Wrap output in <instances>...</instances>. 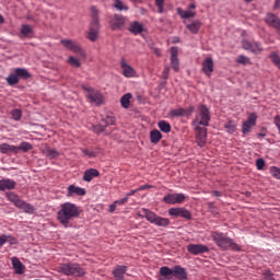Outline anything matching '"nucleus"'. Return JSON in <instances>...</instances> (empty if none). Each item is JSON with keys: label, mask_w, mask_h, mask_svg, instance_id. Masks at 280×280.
Returning <instances> with one entry per match:
<instances>
[{"label": "nucleus", "mask_w": 280, "mask_h": 280, "mask_svg": "<svg viewBox=\"0 0 280 280\" xmlns=\"http://www.w3.org/2000/svg\"><path fill=\"white\" fill-rule=\"evenodd\" d=\"M81 209L78 205L66 201L60 205V209L57 210V220L63 228H69L70 223L79 218Z\"/></svg>", "instance_id": "f257e3e1"}, {"label": "nucleus", "mask_w": 280, "mask_h": 280, "mask_svg": "<svg viewBox=\"0 0 280 280\" xmlns=\"http://www.w3.org/2000/svg\"><path fill=\"white\" fill-rule=\"evenodd\" d=\"M211 236L220 249H232L236 252L242 250V247H240L238 243L234 242L232 238H229V236H225L224 232H212Z\"/></svg>", "instance_id": "f03ea898"}, {"label": "nucleus", "mask_w": 280, "mask_h": 280, "mask_svg": "<svg viewBox=\"0 0 280 280\" xmlns=\"http://www.w3.org/2000/svg\"><path fill=\"white\" fill-rule=\"evenodd\" d=\"M159 273L161 276V280H170L172 275L177 280L188 279L187 269H185V267L182 266H174L172 269L171 267L164 266L160 268Z\"/></svg>", "instance_id": "7ed1b4c3"}, {"label": "nucleus", "mask_w": 280, "mask_h": 280, "mask_svg": "<svg viewBox=\"0 0 280 280\" xmlns=\"http://www.w3.org/2000/svg\"><path fill=\"white\" fill-rule=\"evenodd\" d=\"M57 271L62 272V275L67 277H84L86 273L85 269H83L80 264L75 262L60 264V266L57 267Z\"/></svg>", "instance_id": "20e7f679"}, {"label": "nucleus", "mask_w": 280, "mask_h": 280, "mask_svg": "<svg viewBox=\"0 0 280 280\" xmlns=\"http://www.w3.org/2000/svg\"><path fill=\"white\" fill-rule=\"evenodd\" d=\"M91 18L92 21L90 23V28L88 31V38L91 42H96V39L100 36V20H98V10L96 9V7H92L91 9Z\"/></svg>", "instance_id": "39448f33"}, {"label": "nucleus", "mask_w": 280, "mask_h": 280, "mask_svg": "<svg viewBox=\"0 0 280 280\" xmlns=\"http://www.w3.org/2000/svg\"><path fill=\"white\" fill-rule=\"evenodd\" d=\"M32 78L31 72L25 69L24 67H16L14 69V72H11L9 77L7 78V82L9 85H16L20 82V79L22 80H28Z\"/></svg>", "instance_id": "423d86ee"}, {"label": "nucleus", "mask_w": 280, "mask_h": 280, "mask_svg": "<svg viewBox=\"0 0 280 280\" xmlns=\"http://www.w3.org/2000/svg\"><path fill=\"white\" fill-rule=\"evenodd\" d=\"M142 213L148 222L154 223V225H158V228H167L171 223L168 218H163L161 215H158L152 210L142 209Z\"/></svg>", "instance_id": "0eeeda50"}, {"label": "nucleus", "mask_w": 280, "mask_h": 280, "mask_svg": "<svg viewBox=\"0 0 280 280\" xmlns=\"http://www.w3.org/2000/svg\"><path fill=\"white\" fill-rule=\"evenodd\" d=\"M211 120V113L208 106L201 104L196 114V118L192 120V125L209 126Z\"/></svg>", "instance_id": "6e6552de"}, {"label": "nucleus", "mask_w": 280, "mask_h": 280, "mask_svg": "<svg viewBox=\"0 0 280 280\" xmlns=\"http://www.w3.org/2000/svg\"><path fill=\"white\" fill-rule=\"evenodd\" d=\"M7 198L11 203H13L18 209L24 210V212H27L28 214H32L34 212V206L31 203H26L21 197L18 196L15 192H7Z\"/></svg>", "instance_id": "1a4fd4ad"}, {"label": "nucleus", "mask_w": 280, "mask_h": 280, "mask_svg": "<svg viewBox=\"0 0 280 280\" xmlns=\"http://www.w3.org/2000/svg\"><path fill=\"white\" fill-rule=\"evenodd\" d=\"M82 90H84L85 95L90 102L94 104H102L104 101L103 94L97 90H93V88H89L88 85H82Z\"/></svg>", "instance_id": "9d476101"}, {"label": "nucleus", "mask_w": 280, "mask_h": 280, "mask_svg": "<svg viewBox=\"0 0 280 280\" xmlns=\"http://www.w3.org/2000/svg\"><path fill=\"white\" fill-rule=\"evenodd\" d=\"M196 130V142L198 147L203 148L206 147V142L208 139V129L201 128V125L194 124Z\"/></svg>", "instance_id": "9b49d317"}, {"label": "nucleus", "mask_w": 280, "mask_h": 280, "mask_svg": "<svg viewBox=\"0 0 280 280\" xmlns=\"http://www.w3.org/2000/svg\"><path fill=\"white\" fill-rule=\"evenodd\" d=\"M61 44L63 45V47H66L69 50H72L77 55L85 57V52L80 46V44H78V42H73V39H61Z\"/></svg>", "instance_id": "f8f14e48"}, {"label": "nucleus", "mask_w": 280, "mask_h": 280, "mask_svg": "<svg viewBox=\"0 0 280 280\" xmlns=\"http://www.w3.org/2000/svg\"><path fill=\"white\" fill-rule=\"evenodd\" d=\"M120 69L122 70V75L126 79H133L137 77V71L133 69L132 66H129L128 61L126 58H121L120 60Z\"/></svg>", "instance_id": "ddd939ff"}, {"label": "nucleus", "mask_w": 280, "mask_h": 280, "mask_svg": "<svg viewBox=\"0 0 280 280\" xmlns=\"http://www.w3.org/2000/svg\"><path fill=\"white\" fill-rule=\"evenodd\" d=\"M187 249L191 255H202L203 253H209L208 245H203L202 243H189L187 245Z\"/></svg>", "instance_id": "4468645a"}, {"label": "nucleus", "mask_w": 280, "mask_h": 280, "mask_svg": "<svg viewBox=\"0 0 280 280\" xmlns=\"http://www.w3.org/2000/svg\"><path fill=\"white\" fill-rule=\"evenodd\" d=\"M186 199L185 194H166L163 197V201L164 203H168V205H176V203H184Z\"/></svg>", "instance_id": "2eb2a0df"}, {"label": "nucleus", "mask_w": 280, "mask_h": 280, "mask_svg": "<svg viewBox=\"0 0 280 280\" xmlns=\"http://www.w3.org/2000/svg\"><path fill=\"white\" fill-rule=\"evenodd\" d=\"M109 25L113 31H118L126 25V18L124 15L115 14L109 21Z\"/></svg>", "instance_id": "dca6fc26"}, {"label": "nucleus", "mask_w": 280, "mask_h": 280, "mask_svg": "<svg viewBox=\"0 0 280 280\" xmlns=\"http://www.w3.org/2000/svg\"><path fill=\"white\" fill-rule=\"evenodd\" d=\"M243 49L250 50V52H261L262 51V45L258 42H248V39H243L242 42Z\"/></svg>", "instance_id": "f3484780"}, {"label": "nucleus", "mask_w": 280, "mask_h": 280, "mask_svg": "<svg viewBox=\"0 0 280 280\" xmlns=\"http://www.w3.org/2000/svg\"><path fill=\"white\" fill-rule=\"evenodd\" d=\"M265 22L270 25V27H275L276 32L280 35V18L276 14L269 13L265 18Z\"/></svg>", "instance_id": "a211bd4d"}, {"label": "nucleus", "mask_w": 280, "mask_h": 280, "mask_svg": "<svg viewBox=\"0 0 280 280\" xmlns=\"http://www.w3.org/2000/svg\"><path fill=\"white\" fill-rule=\"evenodd\" d=\"M195 9H196V4L191 3V4H189L187 10L178 8L177 9V14L180 18H183V20H188L189 18H195L196 16Z\"/></svg>", "instance_id": "6ab92c4d"}, {"label": "nucleus", "mask_w": 280, "mask_h": 280, "mask_svg": "<svg viewBox=\"0 0 280 280\" xmlns=\"http://www.w3.org/2000/svg\"><path fill=\"white\" fill-rule=\"evenodd\" d=\"M170 215H175V217H182L185 218L186 220H191V212H189L188 209L185 208H175V209H170L168 210Z\"/></svg>", "instance_id": "aec40b11"}, {"label": "nucleus", "mask_w": 280, "mask_h": 280, "mask_svg": "<svg viewBox=\"0 0 280 280\" xmlns=\"http://www.w3.org/2000/svg\"><path fill=\"white\" fill-rule=\"evenodd\" d=\"M214 71V61L211 57L206 58L202 61V72L207 75V77H211V74Z\"/></svg>", "instance_id": "412c9836"}, {"label": "nucleus", "mask_w": 280, "mask_h": 280, "mask_svg": "<svg viewBox=\"0 0 280 280\" xmlns=\"http://www.w3.org/2000/svg\"><path fill=\"white\" fill-rule=\"evenodd\" d=\"M85 188H81L80 186L70 185L67 188V196L72 198L73 196H85Z\"/></svg>", "instance_id": "4be33fe9"}, {"label": "nucleus", "mask_w": 280, "mask_h": 280, "mask_svg": "<svg viewBox=\"0 0 280 280\" xmlns=\"http://www.w3.org/2000/svg\"><path fill=\"white\" fill-rule=\"evenodd\" d=\"M171 66L175 72L179 71V61H178V49L177 47H172L171 49Z\"/></svg>", "instance_id": "5701e85b"}, {"label": "nucleus", "mask_w": 280, "mask_h": 280, "mask_svg": "<svg viewBox=\"0 0 280 280\" xmlns=\"http://www.w3.org/2000/svg\"><path fill=\"white\" fill-rule=\"evenodd\" d=\"M16 188V180L14 179H0V191L14 190Z\"/></svg>", "instance_id": "b1692460"}, {"label": "nucleus", "mask_w": 280, "mask_h": 280, "mask_svg": "<svg viewBox=\"0 0 280 280\" xmlns=\"http://www.w3.org/2000/svg\"><path fill=\"white\" fill-rule=\"evenodd\" d=\"M34 36V28L32 25H22L20 28V38H32Z\"/></svg>", "instance_id": "393cba45"}, {"label": "nucleus", "mask_w": 280, "mask_h": 280, "mask_svg": "<svg viewBox=\"0 0 280 280\" xmlns=\"http://www.w3.org/2000/svg\"><path fill=\"white\" fill-rule=\"evenodd\" d=\"M201 21L200 20H194L190 23H186V27L188 28L189 33L198 34L201 28Z\"/></svg>", "instance_id": "a878e982"}, {"label": "nucleus", "mask_w": 280, "mask_h": 280, "mask_svg": "<svg viewBox=\"0 0 280 280\" xmlns=\"http://www.w3.org/2000/svg\"><path fill=\"white\" fill-rule=\"evenodd\" d=\"M128 31L131 34H141L143 33V25L139 21H132L130 25L128 26Z\"/></svg>", "instance_id": "bb28decb"}, {"label": "nucleus", "mask_w": 280, "mask_h": 280, "mask_svg": "<svg viewBox=\"0 0 280 280\" xmlns=\"http://www.w3.org/2000/svg\"><path fill=\"white\" fill-rule=\"evenodd\" d=\"M100 176V172L96 168H89L85 170L84 174H83V182H92V179H94V177Z\"/></svg>", "instance_id": "cd10ccee"}, {"label": "nucleus", "mask_w": 280, "mask_h": 280, "mask_svg": "<svg viewBox=\"0 0 280 280\" xmlns=\"http://www.w3.org/2000/svg\"><path fill=\"white\" fill-rule=\"evenodd\" d=\"M11 261L15 272H18V275H23V272L25 271V266H23L22 261L19 260L16 256L11 258Z\"/></svg>", "instance_id": "c85d7f7f"}, {"label": "nucleus", "mask_w": 280, "mask_h": 280, "mask_svg": "<svg viewBox=\"0 0 280 280\" xmlns=\"http://www.w3.org/2000/svg\"><path fill=\"white\" fill-rule=\"evenodd\" d=\"M0 152L1 153H19V148L14 144H8L7 142H3L0 144Z\"/></svg>", "instance_id": "c756f323"}, {"label": "nucleus", "mask_w": 280, "mask_h": 280, "mask_svg": "<svg viewBox=\"0 0 280 280\" xmlns=\"http://www.w3.org/2000/svg\"><path fill=\"white\" fill-rule=\"evenodd\" d=\"M126 271H127V266H117L113 271L114 278L116 280H122L126 275Z\"/></svg>", "instance_id": "7c9ffc66"}, {"label": "nucleus", "mask_w": 280, "mask_h": 280, "mask_svg": "<svg viewBox=\"0 0 280 280\" xmlns=\"http://www.w3.org/2000/svg\"><path fill=\"white\" fill-rule=\"evenodd\" d=\"M161 139H163V133H161V131H159V129H152L150 131L151 142H153L154 144H158V142H160Z\"/></svg>", "instance_id": "2f4dec72"}, {"label": "nucleus", "mask_w": 280, "mask_h": 280, "mask_svg": "<svg viewBox=\"0 0 280 280\" xmlns=\"http://www.w3.org/2000/svg\"><path fill=\"white\" fill-rule=\"evenodd\" d=\"M114 122H115V118L107 117L105 120H103V124H98L96 126V130L97 131H105L106 130V126L114 125Z\"/></svg>", "instance_id": "473e14b6"}, {"label": "nucleus", "mask_w": 280, "mask_h": 280, "mask_svg": "<svg viewBox=\"0 0 280 280\" xmlns=\"http://www.w3.org/2000/svg\"><path fill=\"white\" fill-rule=\"evenodd\" d=\"M43 153L49 159L59 158V152L58 150H55V148H44Z\"/></svg>", "instance_id": "72a5a7b5"}, {"label": "nucleus", "mask_w": 280, "mask_h": 280, "mask_svg": "<svg viewBox=\"0 0 280 280\" xmlns=\"http://www.w3.org/2000/svg\"><path fill=\"white\" fill-rule=\"evenodd\" d=\"M158 126L164 133H170L172 131V126L167 120H159Z\"/></svg>", "instance_id": "f704fd0d"}, {"label": "nucleus", "mask_w": 280, "mask_h": 280, "mask_svg": "<svg viewBox=\"0 0 280 280\" xmlns=\"http://www.w3.org/2000/svg\"><path fill=\"white\" fill-rule=\"evenodd\" d=\"M132 98V94L131 93H126L121 96L120 98V104L122 107L128 108L130 107V100Z\"/></svg>", "instance_id": "c9c22d12"}, {"label": "nucleus", "mask_w": 280, "mask_h": 280, "mask_svg": "<svg viewBox=\"0 0 280 280\" xmlns=\"http://www.w3.org/2000/svg\"><path fill=\"white\" fill-rule=\"evenodd\" d=\"M171 117H185V107H178L177 109H171Z\"/></svg>", "instance_id": "e433bc0d"}, {"label": "nucleus", "mask_w": 280, "mask_h": 280, "mask_svg": "<svg viewBox=\"0 0 280 280\" xmlns=\"http://www.w3.org/2000/svg\"><path fill=\"white\" fill-rule=\"evenodd\" d=\"M271 62L273 63V66L278 67V69H280V56L278 55V52H271L269 56Z\"/></svg>", "instance_id": "4c0bfd02"}, {"label": "nucleus", "mask_w": 280, "mask_h": 280, "mask_svg": "<svg viewBox=\"0 0 280 280\" xmlns=\"http://www.w3.org/2000/svg\"><path fill=\"white\" fill-rule=\"evenodd\" d=\"M224 128L228 133H234L236 131V122H234L233 120H229V122L225 124Z\"/></svg>", "instance_id": "58836bf2"}, {"label": "nucleus", "mask_w": 280, "mask_h": 280, "mask_svg": "<svg viewBox=\"0 0 280 280\" xmlns=\"http://www.w3.org/2000/svg\"><path fill=\"white\" fill-rule=\"evenodd\" d=\"M16 148H19V152L20 150H22V152H30V150L33 149V144H31V142L24 141V142H21L20 145Z\"/></svg>", "instance_id": "ea45409f"}, {"label": "nucleus", "mask_w": 280, "mask_h": 280, "mask_svg": "<svg viewBox=\"0 0 280 280\" xmlns=\"http://www.w3.org/2000/svg\"><path fill=\"white\" fill-rule=\"evenodd\" d=\"M114 7L117 10H128L129 9L128 4L124 3V1H121V0H115Z\"/></svg>", "instance_id": "a19ab883"}, {"label": "nucleus", "mask_w": 280, "mask_h": 280, "mask_svg": "<svg viewBox=\"0 0 280 280\" xmlns=\"http://www.w3.org/2000/svg\"><path fill=\"white\" fill-rule=\"evenodd\" d=\"M256 120H257V115L255 113H250V115L248 116L247 118V121H248V126H249V129L252 130V128L254 126H256Z\"/></svg>", "instance_id": "79ce46f5"}, {"label": "nucleus", "mask_w": 280, "mask_h": 280, "mask_svg": "<svg viewBox=\"0 0 280 280\" xmlns=\"http://www.w3.org/2000/svg\"><path fill=\"white\" fill-rule=\"evenodd\" d=\"M8 242V244L15 245L19 244L18 240L14 238V236H11L10 234H4V244Z\"/></svg>", "instance_id": "37998d69"}, {"label": "nucleus", "mask_w": 280, "mask_h": 280, "mask_svg": "<svg viewBox=\"0 0 280 280\" xmlns=\"http://www.w3.org/2000/svg\"><path fill=\"white\" fill-rule=\"evenodd\" d=\"M69 63L72 67H80L81 66V61L78 58H75L74 56L69 57Z\"/></svg>", "instance_id": "c03bdc74"}, {"label": "nucleus", "mask_w": 280, "mask_h": 280, "mask_svg": "<svg viewBox=\"0 0 280 280\" xmlns=\"http://www.w3.org/2000/svg\"><path fill=\"white\" fill-rule=\"evenodd\" d=\"M11 115H12V119L21 120L22 112L21 109H12Z\"/></svg>", "instance_id": "a18cd8bd"}, {"label": "nucleus", "mask_w": 280, "mask_h": 280, "mask_svg": "<svg viewBox=\"0 0 280 280\" xmlns=\"http://www.w3.org/2000/svg\"><path fill=\"white\" fill-rule=\"evenodd\" d=\"M271 176L276 177V179H280V168L277 166H272L270 168Z\"/></svg>", "instance_id": "49530a36"}, {"label": "nucleus", "mask_w": 280, "mask_h": 280, "mask_svg": "<svg viewBox=\"0 0 280 280\" xmlns=\"http://www.w3.org/2000/svg\"><path fill=\"white\" fill-rule=\"evenodd\" d=\"M236 62L246 65L249 62V58L247 56L240 55Z\"/></svg>", "instance_id": "de8ad7c7"}, {"label": "nucleus", "mask_w": 280, "mask_h": 280, "mask_svg": "<svg viewBox=\"0 0 280 280\" xmlns=\"http://www.w3.org/2000/svg\"><path fill=\"white\" fill-rule=\"evenodd\" d=\"M250 130L252 129H250V126H249V121L247 119L245 122H243L242 131L246 136V133H249Z\"/></svg>", "instance_id": "09e8293b"}, {"label": "nucleus", "mask_w": 280, "mask_h": 280, "mask_svg": "<svg viewBox=\"0 0 280 280\" xmlns=\"http://www.w3.org/2000/svg\"><path fill=\"white\" fill-rule=\"evenodd\" d=\"M155 5L158 7L159 12H164V0H155Z\"/></svg>", "instance_id": "8fccbe9b"}, {"label": "nucleus", "mask_w": 280, "mask_h": 280, "mask_svg": "<svg viewBox=\"0 0 280 280\" xmlns=\"http://www.w3.org/2000/svg\"><path fill=\"white\" fill-rule=\"evenodd\" d=\"M195 112V106H189L185 109V115L184 117H191L192 113Z\"/></svg>", "instance_id": "3c124183"}, {"label": "nucleus", "mask_w": 280, "mask_h": 280, "mask_svg": "<svg viewBox=\"0 0 280 280\" xmlns=\"http://www.w3.org/2000/svg\"><path fill=\"white\" fill-rule=\"evenodd\" d=\"M256 166L258 170H264V166H266V161H264V159H257Z\"/></svg>", "instance_id": "603ef678"}, {"label": "nucleus", "mask_w": 280, "mask_h": 280, "mask_svg": "<svg viewBox=\"0 0 280 280\" xmlns=\"http://www.w3.org/2000/svg\"><path fill=\"white\" fill-rule=\"evenodd\" d=\"M264 278L266 280H276V278H273V272H271V271H265L264 272Z\"/></svg>", "instance_id": "864d4df0"}, {"label": "nucleus", "mask_w": 280, "mask_h": 280, "mask_svg": "<svg viewBox=\"0 0 280 280\" xmlns=\"http://www.w3.org/2000/svg\"><path fill=\"white\" fill-rule=\"evenodd\" d=\"M128 202V197H122V199L116 200V207L117 205H126Z\"/></svg>", "instance_id": "5fc2aeb1"}, {"label": "nucleus", "mask_w": 280, "mask_h": 280, "mask_svg": "<svg viewBox=\"0 0 280 280\" xmlns=\"http://www.w3.org/2000/svg\"><path fill=\"white\" fill-rule=\"evenodd\" d=\"M82 152H83L84 155H88L89 158H94L95 156V153L91 152L90 150H82Z\"/></svg>", "instance_id": "6e6d98bb"}, {"label": "nucleus", "mask_w": 280, "mask_h": 280, "mask_svg": "<svg viewBox=\"0 0 280 280\" xmlns=\"http://www.w3.org/2000/svg\"><path fill=\"white\" fill-rule=\"evenodd\" d=\"M275 122H276L277 128L279 129V135H280V115L276 116Z\"/></svg>", "instance_id": "4d7b16f0"}, {"label": "nucleus", "mask_w": 280, "mask_h": 280, "mask_svg": "<svg viewBox=\"0 0 280 280\" xmlns=\"http://www.w3.org/2000/svg\"><path fill=\"white\" fill-rule=\"evenodd\" d=\"M117 209V201H114V203L109 205V212H115Z\"/></svg>", "instance_id": "13d9d810"}, {"label": "nucleus", "mask_w": 280, "mask_h": 280, "mask_svg": "<svg viewBox=\"0 0 280 280\" xmlns=\"http://www.w3.org/2000/svg\"><path fill=\"white\" fill-rule=\"evenodd\" d=\"M148 188H151V185H142V186H139V187L137 188V190H138V192H139L140 190H147Z\"/></svg>", "instance_id": "bf43d9fd"}, {"label": "nucleus", "mask_w": 280, "mask_h": 280, "mask_svg": "<svg viewBox=\"0 0 280 280\" xmlns=\"http://www.w3.org/2000/svg\"><path fill=\"white\" fill-rule=\"evenodd\" d=\"M136 192H139L138 188H136L135 190H131L130 192H127V201H128V198H130V196H135Z\"/></svg>", "instance_id": "052dcab7"}, {"label": "nucleus", "mask_w": 280, "mask_h": 280, "mask_svg": "<svg viewBox=\"0 0 280 280\" xmlns=\"http://www.w3.org/2000/svg\"><path fill=\"white\" fill-rule=\"evenodd\" d=\"M4 244H5V234H2V236H0V247H3Z\"/></svg>", "instance_id": "680f3d73"}, {"label": "nucleus", "mask_w": 280, "mask_h": 280, "mask_svg": "<svg viewBox=\"0 0 280 280\" xmlns=\"http://www.w3.org/2000/svg\"><path fill=\"white\" fill-rule=\"evenodd\" d=\"M163 73L165 79H167V74L170 73V67H165Z\"/></svg>", "instance_id": "e2e57ef3"}, {"label": "nucleus", "mask_w": 280, "mask_h": 280, "mask_svg": "<svg viewBox=\"0 0 280 280\" xmlns=\"http://www.w3.org/2000/svg\"><path fill=\"white\" fill-rule=\"evenodd\" d=\"M273 9H275V10L280 9V0H276V3H275Z\"/></svg>", "instance_id": "0e129e2a"}, {"label": "nucleus", "mask_w": 280, "mask_h": 280, "mask_svg": "<svg viewBox=\"0 0 280 280\" xmlns=\"http://www.w3.org/2000/svg\"><path fill=\"white\" fill-rule=\"evenodd\" d=\"M212 196L220 197V196H222V192H220L219 190H214L212 192Z\"/></svg>", "instance_id": "69168bd1"}, {"label": "nucleus", "mask_w": 280, "mask_h": 280, "mask_svg": "<svg viewBox=\"0 0 280 280\" xmlns=\"http://www.w3.org/2000/svg\"><path fill=\"white\" fill-rule=\"evenodd\" d=\"M2 23H4V18H3V15L0 14V25H1Z\"/></svg>", "instance_id": "338daca9"}, {"label": "nucleus", "mask_w": 280, "mask_h": 280, "mask_svg": "<svg viewBox=\"0 0 280 280\" xmlns=\"http://www.w3.org/2000/svg\"><path fill=\"white\" fill-rule=\"evenodd\" d=\"M246 1V3H250L252 1H254V0H245Z\"/></svg>", "instance_id": "774afa93"}]
</instances>
